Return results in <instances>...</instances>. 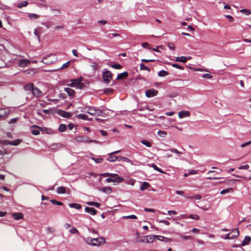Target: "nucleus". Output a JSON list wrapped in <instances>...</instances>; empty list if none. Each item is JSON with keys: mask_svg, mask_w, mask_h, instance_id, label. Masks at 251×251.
Here are the masks:
<instances>
[{"mask_svg": "<svg viewBox=\"0 0 251 251\" xmlns=\"http://www.w3.org/2000/svg\"><path fill=\"white\" fill-rule=\"evenodd\" d=\"M84 240L88 244L93 246H100L101 244H105L106 242L105 238L102 237L95 238L87 237L85 238Z\"/></svg>", "mask_w": 251, "mask_h": 251, "instance_id": "1", "label": "nucleus"}, {"mask_svg": "<svg viewBox=\"0 0 251 251\" xmlns=\"http://www.w3.org/2000/svg\"><path fill=\"white\" fill-rule=\"evenodd\" d=\"M42 111L44 112L47 115H54L57 114L65 118H69L72 116V113L67 111H37V113L38 115H41Z\"/></svg>", "mask_w": 251, "mask_h": 251, "instance_id": "2", "label": "nucleus"}, {"mask_svg": "<svg viewBox=\"0 0 251 251\" xmlns=\"http://www.w3.org/2000/svg\"><path fill=\"white\" fill-rule=\"evenodd\" d=\"M82 78L81 77L77 79H74L71 80V83L69 84V86L75 87L77 89H82L85 87V85L81 82Z\"/></svg>", "mask_w": 251, "mask_h": 251, "instance_id": "3", "label": "nucleus"}, {"mask_svg": "<svg viewBox=\"0 0 251 251\" xmlns=\"http://www.w3.org/2000/svg\"><path fill=\"white\" fill-rule=\"evenodd\" d=\"M75 140L78 142H85V143H98V141L90 139L87 136L82 135L76 137Z\"/></svg>", "mask_w": 251, "mask_h": 251, "instance_id": "4", "label": "nucleus"}, {"mask_svg": "<svg viewBox=\"0 0 251 251\" xmlns=\"http://www.w3.org/2000/svg\"><path fill=\"white\" fill-rule=\"evenodd\" d=\"M112 76L113 74L110 71L107 70L103 71L102 78L105 83L109 84L110 83L111 80L112 79Z\"/></svg>", "mask_w": 251, "mask_h": 251, "instance_id": "5", "label": "nucleus"}, {"mask_svg": "<svg viewBox=\"0 0 251 251\" xmlns=\"http://www.w3.org/2000/svg\"><path fill=\"white\" fill-rule=\"evenodd\" d=\"M57 58L54 54H51L43 58L42 62L45 64L50 65L54 63Z\"/></svg>", "mask_w": 251, "mask_h": 251, "instance_id": "6", "label": "nucleus"}, {"mask_svg": "<svg viewBox=\"0 0 251 251\" xmlns=\"http://www.w3.org/2000/svg\"><path fill=\"white\" fill-rule=\"evenodd\" d=\"M112 182L120 183L124 181V178L120 176L117 174H112L111 176Z\"/></svg>", "mask_w": 251, "mask_h": 251, "instance_id": "7", "label": "nucleus"}, {"mask_svg": "<svg viewBox=\"0 0 251 251\" xmlns=\"http://www.w3.org/2000/svg\"><path fill=\"white\" fill-rule=\"evenodd\" d=\"M40 130H42V128L37 125H33L30 127V132L33 135H39L40 134Z\"/></svg>", "mask_w": 251, "mask_h": 251, "instance_id": "8", "label": "nucleus"}, {"mask_svg": "<svg viewBox=\"0 0 251 251\" xmlns=\"http://www.w3.org/2000/svg\"><path fill=\"white\" fill-rule=\"evenodd\" d=\"M158 91L154 89H149L146 91V96L148 98H152L157 94Z\"/></svg>", "mask_w": 251, "mask_h": 251, "instance_id": "9", "label": "nucleus"}, {"mask_svg": "<svg viewBox=\"0 0 251 251\" xmlns=\"http://www.w3.org/2000/svg\"><path fill=\"white\" fill-rule=\"evenodd\" d=\"M151 235L144 236L142 237L137 242L145 243H151L153 242H151Z\"/></svg>", "mask_w": 251, "mask_h": 251, "instance_id": "10", "label": "nucleus"}, {"mask_svg": "<svg viewBox=\"0 0 251 251\" xmlns=\"http://www.w3.org/2000/svg\"><path fill=\"white\" fill-rule=\"evenodd\" d=\"M32 95L36 97H40L43 95V92L37 87H34Z\"/></svg>", "mask_w": 251, "mask_h": 251, "instance_id": "11", "label": "nucleus"}, {"mask_svg": "<svg viewBox=\"0 0 251 251\" xmlns=\"http://www.w3.org/2000/svg\"><path fill=\"white\" fill-rule=\"evenodd\" d=\"M34 85L33 83H29L24 87V90L27 93H32Z\"/></svg>", "mask_w": 251, "mask_h": 251, "instance_id": "12", "label": "nucleus"}, {"mask_svg": "<svg viewBox=\"0 0 251 251\" xmlns=\"http://www.w3.org/2000/svg\"><path fill=\"white\" fill-rule=\"evenodd\" d=\"M151 238H152L151 242H153L156 239L158 240L159 238L165 239V241H164V242L166 243L169 242L171 240V239L169 238L158 235H151Z\"/></svg>", "mask_w": 251, "mask_h": 251, "instance_id": "13", "label": "nucleus"}, {"mask_svg": "<svg viewBox=\"0 0 251 251\" xmlns=\"http://www.w3.org/2000/svg\"><path fill=\"white\" fill-rule=\"evenodd\" d=\"M85 211L92 215H95L97 213V210L92 207H85Z\"/></svg>", "mask_w": 251, "mask_h": 251, "instance_id": "14", "label": "nucleus"}, {"mask_svg": "<svg viewBox=\"0 0 251 251\" xmlns=\"http://www.w3.org/2000/svg\"><path fill=\"white\" fill-rule=\"evenodd\" d=\"M104 111H87V113L92 115L103 116Z\"/></svg>", "mask_w": 251, "mask_h": 251, "instance_id": "15", "label": "nucleus"}, {"mask_svg": "<svg viewBox=\"0 0 251 251\" xmlns=\"http://www.w3.org/2000/svg\"><path fill=\"white\" fill-rule=\"evenodd\" d=\"M189 116L190 112L189 111H179L178 113V117L180 119L189 117Z\"/></svg>", "mask_w": 251, "mask_h": 251, "instance_id": "16", "label": "nucleus"}, {"mask_svg": "<svg viewBox=\"0 0 251 251\" xmlns=\"http://www.w3.org/2000/svg\"><path fill=\"white\" fill-rule=\"evenodd\" d=\"M12 217L15 220H19L23 218V214L21 212L13 213L12 214Z\"/></svg>", "mask_w": 251, "mask_h": 251, "instance_id": "17", "label": "nucleus"}, {"mask_svg": "<svg viewBox=\"0 0 251 251\" xmlns=\"http://www.w3.org/2000/svg\"><path fill=\"white\" fill-rule=\"evenodd\" d=\"M109 157L106 159V160L110 162H114L116 160H118L119 161V157L113 154H111V153H108Z\"/></svg>", "mask_w": 251, "mask_h": 251, "instance_id": "18", "label": "nucleus"}, {"mask_svg": "<svg viewBox=\"0 0 251 251\" xmlns=\"http://www.w3.org/2000/svg\"><path fill=\"white\" fill-rule=\"evenodd\" d=\"M251 240V237L250 236L247 235L245 237L244 240L241 242L242 246H245L249 244Z\"/></svg>", "mask_w": 251, "mask_h": 251, "instance_id": "19", "label": "nucleus"}, {"mask_svg": "<svg viewBox=\"0 0 251 251\" xmlns=\"http://www.w3.org/2000/svg\"><path fill=\"white\" fill-rule=\"evenodd\" d=\"M30 63V61L28 59H22L19 61V66L24 67Z\"/></svg>", "mask_w": 251, "mask_h": 251, "instance_id": "20", "label": "nucleus"}, {"mask_svg": "<svg viewBox=\"0 0 251 251\" xmlns=\"http://www.w3.org/2000/svg\"><path fill=\"white\" fill-rule=\"evenodd\" d=\"M150 167H152L153 168L154 170H156V171L162 173V174H165V172H164L163 170L158 167L154 163H151L148 165Z\"/></svg>", "mask_w": 251, "mask_h": 251, "instance_id": "21", "label": "nucleus"}, {"mask_svg": "<svg viewBox=\"0 0 251 251\" xmlns=\"http://www.w3.org/2000/svg\"><path fill=\"white\" fill-rule=\"evenodd\" d=\"M191 57L186 58L185 56H182L180 57H177L176 58V61L177 62H180L182 63H185L188 59H190Z\"/></svg>", "mask_w": 251, "mask_h": 251, "instance_id": "22", "label": "nucleus"}, {"mask_svg": "<svg viewBox=\"0 0 251 251\" xmlns=\"http://www.w3.org/2000/svg\"><path fill=\"white\" fill-rule=\"evenodd\" d=\"M100 191L107 194H110L112 191L111 187L109 186L102 187L100 188Z\"/></svg>", "mask_w": 251, "mask_h": 251, "instance_id": "23", "label": "nucleus"}, {"mask_svg": "<svg viewBox=\"0 0 251 251\" xmlns=\"http://www.w3.org/2000/svg\"><path fill=\"white\" fill-rule=\"evenodd\" d=\"M128 76V73L127 72H124L122 73L118 74L117 76V79L120 80L127 77Z\"/></svg>", "mask_w": 251, "mask_h": 251, "instance_id": "24", "label": "nucleus"}, {"mask_svg": "<svg viewBox=\"0 0 251 251\" xmlns=\"http://www.w3.org/2000/svg\"><path fill=\"white\" fill-rule=\"evenodd\" d=\"M119 162H126L130 163L131 165L133 164L132 161L126 157H123V156L119 157Z\"/></svg>", "mask_w": 251, "mask_h": 251, "instance_id": "25", "label": "nucleus"}, {"mask_svg": "<svg viewBox=\"0 0 251 251\" xmlns=\"http://www.w3.org/2000/svg\"><path fill=\"white\" fill-rule=\"evenodd\" d=\"M232 232H234V234H232L231 236H230V239H235V238H237V237H238L239 235V231L238 229L237 228L232 229Z\"/></svg>", "mask_w": 251, "mask_h": 251, "instance_id": "26", "label": "nucleus"}, {"mask_svg": "<svg viewBox=\"0 0 251 251\" xmlns=\"http://www.w3.org/2000/svg\"><path fill=\"white\" fill-rule=\"evenodd\" d=\"M64 90L70 97H72L75 94V91L70 88H65Z\"/></svg>", "mask_w": 251, "mask_h": 251, "instance_id": "27", "label": "nucleus"}, {"mask_svg": "<svg viewBox=\"0 0 251 251\" xmlns=\"http://www.w3.org/2000/svg\"><path fill=\"white\" fill-rule=\"evenodd\" d=\"M69 206L70 208H74L76 209H80L81 208L82 206L80 204L75 203H70L69 204Z\"/></svg>", "mask_w": 251, "mask_h": 251, "instance_id": "28", "label": "nucleus"}, {"mask_svg": "<svg viewBox=\"0 0 251 251\" xmlns=\"http://www.w3.org/2000/svg\"><path fill=\"white\" fill-rule=\"evenodd\" d=\"M56 192L59 194H63L66 193V188L63 186H60L57 188Z\"/></svg>", "mask_w": 251, "mask_h": 251, "instance_id": "29", "label": "nucleus"}, {"mask_svg": "<svg viewBox=\"0 0 251 251\" xmlns=\"http://www.w3.org/2000/svg\"><path fill=\"white\" fill-rule=\"evenodd\" d=\"M76 117L78 119H80L83 120H90V118H88V116L84 114H79L76 116Z\"/></svg>", "mask_w": 251, "mask_h": 251, "instance_id": "30", "label": "nucleus"}, {"mask_svg": "<svg viewBox=\"0 0 251 251\" xmlns=\"http://www.w3.org/2000/svg\"><path fill=\"white\" fill-rule=\"evenodd\" d=\"M150 185V184L146 181L142 182V184L140 186V190L141 191H144Z\"/></svg>", "mask_w": 251, "mask_h": 251, "instance_id": "31", "label": "nucleus"}, {"mask_svg": "<svg viewBox=\"0 0 251 251\" xmlns=\"http://www.w3.org/2000/svg\"><path fill=\"white\" fill-rule=\"evenodd\" d=\"M89 62L91 63V67L94 71H96L98 68V64L96 62L92 61V59H88Z\"/></svg>", "mask_w": 251, "mask_h": 251, "instance_id": "32", "label": "nucleus"}, {"mask_svg": "<svg viewBox=\"0 0 251 251\" xmlns=\"http://www.w3.org/2000/svg\"><path fill=\"white\" fill-rule=\"evenodd\" d=\"M86 204L90 206H94L96 207L99 208L100 206V204L99 202H95V201H88L86 203Z\"/></svg>", "mask_w": 251, "mask_h": 251, "instance_id": "33", "label": "nucleus"}, {"mask_svg": "<svg viewBox=\"0 0 251 251\" xmlns=\"http://www.w3.org/2000/svg\"><path fill=\"white\" fill-rule=\"evenodd\" d=\"M140 143L147 147L150 148L151 147V142L146 139L141 140Z\"/></svg>", "mask_w": 251, "mask_h": 251, "instance_id": "34", "label": "nucleus"}, {"mask_svg": "<svg viewBox=\"0 0 251 251\" xmlns=\"http://www.w3.org/2000/svg\"><path fill=\"white\" fill-rule=\"evenodd\" d=\"M186 198L192 200L193 199H195L198 200H200L201 199V196L200 194L195 195L192 196L186 197L185 196Z\"/></svg>", "mask_w": 251, "mask_h": 251, "instance_id": "35", "label": "nucleus"}, {"mask_svg": "<svg viewBox=\"0 0 251 251\" xmlns=\"http://www.w3.org/2000/svg\"><path fill=\"white\" fill-rule=\"evenodd\" d=\"M66 128H67V126L66 125L63 124H61L59 126L58 130H59V131L62 132L65 131L66 130Z\"/></svg>", "mask_w": 251, "mask_h": 251, "instance_id": "36", "label": "nucleus"}, {"mask_svg": "<svg viewBox=\"0 0 251 251\" xmlns=\"http://www.w3.org/2000/svg\"><path fill=\"white\" fill-rule=\"evenodd\" d=\"M22 142V140L20 139H16L14 141H11L10 145L16 146L19 145Z\"/></svg>", "mask_w": 251, "mask_h": 251, "instance_id": "37", "label": "nucleus"}, {"mask_svg": "<svg viewBox=\"0 0 251 251\" xmlns=\"http://www.w3.org/2000/svg\"><path fill=\"white\" fill-rule=\"evenodd\" d=\"M42 131L47 134H52L53 133L52 129L47 127L42 128Z\"/></svg>", "mask_w": 251, "mask_h": 251, "instance_id": "38", "label": "nucleus"}, {"mask_svg": "<svg viewBox=\"0 0 251 251\" xmlns=\"http://www.w3.org/2000/svg\"><path fill=\"white\" fill-rule=\"evenodd\" d=\"M50 201L52 204H56L58 206H61V205H63V202L59 201H57L56 200H55L54 199L50 200Z\"/></svg>", "mask_w": 251, "mask_h": 251, "instance_id": "39", "label": "nucleus"}, {"mask_svg": "<svg viewBox=\"0 0 251 251\" xmlns=\"http://www.w3.org/2000/svg\"><path fill=\"white\" fill-rule=\"evenodd\" d=\"M169 75V73L166 71L161 70L158 72V75L160 77L165 76Z\"/></svg>", "mask_w": 251, "mask_h": 251, "instance_id": "40", "label": "nucleus"}, {"mask_svg": "<svg viewBox=\"0 0 251 251\" xmlns=\"http://www.w3.org/2000/svg\"><path fill=\"white\" fill-rule=\"evenodd\" d=\"M232 191H233V189L232 188H228L227 189H225L222 190L220 192V194L221 195H224L226 193H229V192H232Z\"/></svg>", "mask_w": 251, "mask_h": 251, "instance_id": "41", "label": "nucleus"}, {"mask_svg": "<svg viewBox=\"0 0 251 251\" xmlns=\"http://www.w3.org/2000/svg\"><path fill=\"white\" fill-rule=\"evenodd\" d=\"M47 104H48L43 100H39L36 103L37 106H41L42 107H45Z\"/></svg>", "mask_w": 251, "mask_h": 251, "instance_id": "42", "label": "nucleus"}, {"mask_svg": "<svg viewBox=\"0 0 251 251\" xmlns=\"http://www.w3.org/2000/svg\"><path fill=\"white\" fill-rule=\"evenodd\" d=\"M28 17L30 19H38L40 17V16L39 15L33 14V13H30L28 15Z\"/></svg>", "mask_w": 251, "mask_h": 251, "instance_id": "43", "label": "nucleus"}, {"mask_svg": "<svg viewBox=\"0 0 251 251\" xmlns=\"http://www.w3.org/2000/svg\"><path fill=\"white\" fill-rule=\"evenodd\" d=\"M158 135L161 137L165 138L167 136V133L165 131L159 130L158 131Z\"/></svg>", "mask_w": 251, "mask_h": 251, "instance_id": "44", "label": "nucleus"}, {"mask_svg": "<svg viewBox=\"0 0 251 251\" xmlns=\"http://www.w3.org/2000/svg\"><path fill=\"white\" fill-rule=\"evenodd\" d=\"M28 4V2L27 1H23L20 3H19L17 6L18 8H22L23 7H25V6H26Z\"/></svg>", "mask_w": 251, "mask_h": 251, "instance_id": "45", "label": "nucleus"}, {"mask_svg": "<svg viewBox=\"0 0 251 251\" xmlns=\"http://www.w3.org/2000/svg\"><path fill=\"white\" fill-rule=\"evenodd\" d=\"M70 64V61H67L66 63H64L60 68L58 69V70H63L66 68H68Z\"/></svg>", "mask_w": 251, "mask_h": 251, "instance_id": "46", "label": "nucleus"}, {"mask_svg": "<svg viewBox=\"0 0 251 251\" xmlns=\"http://www.w3.org/2000/svg\"><path fill=\"white\" fill-rule=\"evenodd\" d=\"M189 218L195 220H198L200 219L199 216L197 214H190Z\"/></svg>", "mask_w": 251, "mask_h": 251, "instance_id": "47", "label": "nucleus"}, {"mask_svg": "<svg viewBox=\"0 0 251 251\" xmlns=\"http://www.w3.org/2000/svg\"><path fill=\"white\" fill-rule=\"evenodd\" d=\"M92 159L95 161L96 163H100L103 161V159L101 157L95 158L92 157Z\"/></svg>", "mask_w": 251, "mask_h": 251, "instance_id": "48", "label": "nucleus"}, {"mask_svg": "<svg viewBox=\"0 0 251 251\" xmlns=\"http://www.w3.org/2000/svg\"><path fill=\"white\" fill-rule=\"evenodd\" d=\"M107 36L108 38L111 39L113 37H120V35L118 33H114L112 34H108Z\"/></svg>", "mask_w": 251, "mask_h": 251, "instance_id": "49", "label": "nucleus"}, {"mask_svg": "<svg viewBox=\"0 0 251 251\" xmlns=\"http://www.w3.org/2000/svg\"><path fill=\"white\" fill-rule=\"evenodd\" d=\"M242 13H245L246 15H249L251 13V11L247 9H242L240 10Z\"/></svg>", "mask_w": 251, "mask_h": 251, "instance_id": "50", "label": "nucleus"}, {"mask_svg": "<svg viewBox=\"0 0 251 251\" xmlns=\"http://www.w3.org/2000/svg\"><path fill=\"white\" fill-rule=\"evenodd\" d=\"M140 69L141 70H147L149 72L150 71V69H149V67L146 66L144 64L141 63L140 64Z\"/></svg>", "mask_w": 251, "mask_h": 251, "instance_id": "51", "label": "nucleus"}, {"mask_svg": "<svg viewBox=\"0 0 251 251\" xmlns=\"http://www.w3.org/2000/svg\"><path fill=\"white\" fill-rule=\"evenodd\" d=\"M156 222L159 223H163L167 226H169L170 224L169 222L165 220H157Z\"/></svg>", "mask_w": 251, "mask_h": 251, "instance_id": "52", "label": "nucleus"}, {"mask_svg": "<svg viewBox=\"0 0 251 251\" xmlns=\"http://www.w3.org/2000/svg\"><path fill=\"white\" fill-rule=\"evenodd\" d=\"M172 67L177 68L179 70H183L184 69L183 67L181 66L176 63H173L172 64Z\"/></svg>", "mask_w": 251, "mask_h": 251, "instance_id": "53", "label": "nucleus"}, {"mask_svg": "<svg viewBox=\"0 0 251 251\" xmlns=\"http://www.w3.org/2000/svg\"><path fill=\"white\" fill-rule=\"evenodd\" d=\"M69 232L73 234H78V230L75 227H72L69 229Z\"/></svg>", "mask_w": 251, "mask_h": 251, "instance_id": "54", "label": "nucleus"}, {"mask_svg": "<svg viewBox=\"0 0 251 251\" xmlns=\"http://www.w3.org/2000/svg\"><path fill=\"white\" fill-rule=\"evenodd\" d=\"M125 219H137V217L135 215H130L128 216L123 217Z\"/></svg>", "mask_w": 251, "mask_h": 251, "instance_id": "55", "label": "nucleus"}, {"mask_svg": "<svg viewBox=\"0 0 251 251\" xmlns=\"http://www.w3.org/2000/svg\"><path fill=\"white\" fill-rule=\"evenodd\" d=\"M0 143L2 144H3L4 145H10L11 141H9V140H0Z\"/></svg>", "mask_w": 251, "mask_h": 251, "instance_id": "56", "label": "nucleus"}, {"mask_svg": "<svg viewBox=\"0 0 251 251\" xmlns=\"http://www.w3.org/2000/svg\"><path fill=\"white\" fill-rule=\"evenodd\" d=\"M111 67L115 69H120L122 68V66L119 64L111 65Z\"/></svg>", "mask_w": 251, "mask_h": 251, "instance_id": "57", "label": "nucleus"}, {"mask_svg": "<svg viewBox=\"0 0 251 251\" xmlns=\"http://www.w3.org/2000/svg\"><path fill=\"white\" fill-rule=\"evenodd\" d=\"M249 168V165H247V164H246L245 165H242L238 167V169H239V170H243V169L247 170Z\"/></svg>", "mask_w": 251, "mask_h": 251, "instance_id": "58", "label": "nucleus"}, {"mask_svg": "<svg viewBox=\"0 0 251 251\" xmlns=\"http://www.w3.org/2000/svg\"><path fill=\"white\" fill-rule=\"evenodd\" d=\"M18 119V118H13L8 122V124L10 125L14 124L17 122Z\"/></svg>", "mask_w": 251, "mask_h": 251, "instance_id": "59", "label": "nucleus"}, {"mask_svg": "<svg viewBox=\"0 0 251 251\" xmlns=\"http://www.w3.org/2000/svg\"><path fill=\"white\" fill-rule=\"evenodd\" d=\"M202 77L204 78H211L212 76L209 74H205L202 75Z\"/></svg>", "mask_w": 251, "mask_h": 251, "instance_id": "60", "label": "nucleus"}, {"mask_svg": "<svg viewBox=\"0 0 251 251\" xmlns=\"http://www.w3.org/2000/svg\"><path fill=\"white\" fill-rule=\"evenodd\" d=\"M168 47L169 48L170 50H174L175 49V46L174 45V44L172 43H169L168 44Z\"/></svg>", "mask_w": 251, "mask_h": 251, "instance_id": "61", "label": "nucleus"}, {"mask_svg": "<svg viewBox=\"0 0 251 251\" xmlns=\"http://www.w3.org/2000/svg\"><path fill=\"white\" fill-rule=\"evenodd\" d=\"M250 144H251V141H248V142H245V143H243V144H242L241 145V147H242V148H244V147H245L246 146H248V145H250Z\"/></svg>", "mask_w": 251, "mask_h": 251, "instance_id": "62", "label": "nucleus"}, {"mask_svg": "<svg viewBox=\"0 0 251 251\" xmlns=\"http://www.w3.org/2000/svg\"><path fill=\"white\" fill-rule=\"evenodd\" d=\"M112 174H111V173H102L100 174V176H103V177H106V176H111L112 175Z\"/></svg>", "mask_w": 251, "mask_h": 251, "instance_id": "63", "label": "nucleus"}, {"mask_svg": "<svg viewBox=\"0 0 251 251\" xmlns=\"http://www.w3.org/2000/svg\"><path fill=\"white\" fill-rule=\"evenodd\" d=\"M170 151L173 152V153H177V154H181V152L177 150L176 149H172Z\"/></svg>", "mask_w": 251, "mask_h": 251, "instance_id": "64", "label": "nucleus"}]
</instances>
